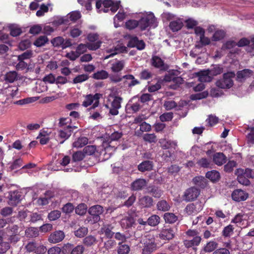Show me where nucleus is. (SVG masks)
I'll list each match as a JSON object with an SVG mask.
<instances>
[{"mask_svg": "<svg viewBox=\"0 0 254 254\" xmlns=\"http://www.w3.org/2000/svg\"><path fill=\"white\" fill-rule=\"evenodd\" d=\"M140 243L142 244V254H151L156 250L157 245L155 242V239L151 235L145 236L140 240Z\"/></svg>", "mask_w": 254, "mask_h": 254, "instance_id": "f257e3e1", "label": "nucleus"}, {"mask_svg": "<svg viewBox=\"0 0 254 254\" xmlns=\"http://www.w3.org/2000/svg\"><path fill=\"white\" fill-rule=\"evenodd\" d=\"M235 76L234 72H227L223 75V78L216 82V86L221 89H229L233 85L232 78Z\"/></svg>", "mask_w": 254, "mask_h": 254, "instance_id": "f03ea898", "label": "nucleus"}, {"mask_svg": "<svg viewBox=\"0 0 254 254\" xmlns=\"http://www.w3.org/2000/svg\"><path fill=\"white\" fill-rule=\"evenodd\" d=\"M102 97V94L100 93H96L94 95L88 94L85 96V99L82 102V105L84 107H87L91 105L93 101L95 102L93 105L88 110L89 112H91L92 110L97 107L99 105V99Z\"/></svg>", "mask_w": 254, "mask_h": 254, "instance_id": "7ed1b4c3", "label": "nucleus"}, {"mask_svg": "<svg viewBox=\"0 0 254 254\" xmlns=\"http://www.w3.org/2000/svg\"><path fill=\"white\" fill-rule=\"evenodd\" d=\"M155 21V16L152 13L146 14L138 20L139 28L141 31H144L148 27H151Z\"/></svg>", "mask_w": 254, "mask_h": 254, "instance_id": "20e7f679", "label": "nucleus"}, {"mask_svg": "<svg viewBox=\"0 0 254 254\" xmlns=\"http://www.w3.org/2000/svg\"><path fill=\"white\" fill-rule=\"evenodd\" d=\"M104 208L100 205H95L90 207L88 209V213L91 215V220L93 223H97L100 219V215L104 212Z\"/></svg>", "mask_w": 254, "mask_h": 254, "instance_id": "39448f33", "label": "nucleus"}, {"mask_svg": "<svg viewBox=\"0 0 254 254\" xmlns=\"http://www.w3.org/2000/svg\"><path fill=\"white\" fill-rule=\"evenodd\" d=\"M8 203L11 206H15L22 199V192L18 190H11L8 192Z\"/></svg>", "mask_w": 254, "mask_h": 254, "instance_id": "423d86ee", "label": "nucleus"}, {"mask_svg": "<svg viewBox=\"0 0 254 254\" xmlns=\"http://www.w3.org/2000/svg\"><path fill=\"white\" fill-rule=\"evenodd\" d=\"M101 41H97L94 43H87L86 45L80 44L76 48V52L80 56L86 51L87 48L90 50H96L101 47Z\"/></svg>", "mask_w": 254, "mask_h": 254, "instance_id": "0eeeda50", "label": "nucleus"}, {"mask_svg": "<svg viewBox=\"0 0 254 254\" xmlns=\"http://www.w3.org/2000/svg\"><path fill=\"white\" fill-rule=\"evenodd\" d=\"M200 190L195 187H190L185 190L183 196L187 202L194 200L199 195Z\"/></svg>", "mask_w": 254, "mask_h": 254, "instance_id": "6e6552de", "label": "nucleus"}, {"mask_svg": "<svg viewBox=\"0 0 254 254\" xmlns=\"http://www.w3.org/2000/svg\"><path fill=\"white\" fill-rule=\"evenodd\" d=\"M127 46L129 48H135L138 50H143L145 49L146 44L143 40H139L136 36L129 37Z\"/></svg>", "mask_w": 254, "mask_h": 254, "instance_id": "1a4fd4ad", "label": "nucleus"}, {"mask_svg": "<svg viewBox=\"0 0 254 254\" xmlns=\"http://www.w3.org/2000/svg\"><path fill=\"white\" fill-rule=\"evenodd\" d=\"M174 229L170 226H164L161 230L159 237L164 240H170L174 237Z\"/></svg>", "mask_w": 254, "mask_h": 254, "instance_id": "9d476101", "label": "nucleus"}, {"mask_svg": "<svg viewBox=\"0 0 254 254\" xmlns=\"http://www.w3.org/2000/svg\"><path fill=\"white\" fill-rule=\"evenodd\" d=\"M231 196L233 200L240 202L246 200L249 196V194L241 189H236L232 192Z\"/></svg>", "mask_w": 254, "mask_h": 254, "instance_id": "9b49d317", "label": "nucleus"}, {"mask_svg": "<svg viewBox=\"0 0 254 254\" xmlns=\"http://www.w3.org/2000/svg\"><path fill=\"white\" fill-rule=\"evenodd\" d=\"M3 94H5L6 97L5 102L11 103V99L18 94V88L16 87L9 86L3 90Z\"/></svg>", "mask_w": 254, "mask_h": 254, "instance_id": "f8f14e48", "label": "nucleus"}, {"mask_svg": "<svg viewBox=\"0 0 254 254\" xmlns=\"http://www.w3.org/2000/svg\"><path fill=\"white\" fill-rule=\"evenodd\" d=\"M201 237H194L189 238L188 239L185 240L183 242L184 246L188 249L192 248L193 250H196V247L199 245L201 241Z\"/></svg>", "mask_w": 254, "mask_h": 254, "instance_id": "ddd939ff", "label": "nucleus"}, {"mask_svg": "<svg viewBox=\"0 0 254 254\" xmlns=\"http://www.w3.org/2000/svg\"><path fill=\"white\" fill-rule=\"evenodd\" d=\"M81 15L80 12L78 11L71 12L67 15L66 18H62L59 20V23L61 24H67L68 19L72 22H75L80 18Z\"/></svg>", "mask_w": 254, "mask_h": 254, "instance_id": "4468645a", "label": "nucleus"}, {"mask_svg": "<svg viewBox=\"0 0 254 254\" xmlns=\"http://www.w3.org/2000/svg\"><path fill=\"white\" fill-rule=\"evenodd\" d=\"M65 235L62 231H56L52 233L48 238V241L51 243L56 244L61 242L64 238Z\"/></svg>", "mask_w": 254, "mask_h": 254, "instance_id": "2eb2a0df", "label": "nucleus"}, {"mask_svg": "<svg viewBox=\"0 0 254 254\" xmlns=\"http://www.w3.org/2000/svg\"><path fill=\"white\" fill-rule=\"evenodd\" d=\"M138 203L141 208H149L153 205V199L149 196H143L139 198Z\"/></svg>", "mask_w": 254, "mask_h": 254, "instance_id": "dca6fc26", "label": "nucleus"}, {"mask_svg": "<svg viewBox=\"0 0 254 254\" xmlns=\"http://www.w3.org/2000/svg\"><path fill=\"white\" fill-rule=\"evenodd\" d=\"M202 209L200 203H191L187 205L185 210L188 215H194Z\"/></svg>", "mask_w": 254, "mask_h": 254, "instance_id": "f3484780", "label": "nucleus"}, {"mask_svg": "<svg viewBox=\"0 0 254 254\" xmlns=\"http://www.w3.org/2000/svg\"><path fill=\"white\" fill-rule=\"evenodd\" d=\"M72 130L66 129L64 127V129L58 130V138L60 141L59 144H63L66 139H67L71 135Z\"/></svg>", "mask_w": 254, "mask_h": 254, "instance_id": "a211bd4d", "label": "nucleus"}, {"mask_svg": "<svg viewBox=\"0 0 254 254\" xmlns=\"http://www.w3.org/2000/svg\"><path fill=\"white\" fill-rule=\"evenodd\" d=\"M147 185V182L144 179H137L131 184L132 190L138 191L142 190Z\"/></svg>", "mask_w": 254, "mask_h": 254, "instance_id": "6ab92c4d", "label": "nucleus"}, {"mask_svg": "<svg viewBox=\"0 0 254 254\" xmlns=\"http://www.w3.org/2000/svg\"><path fill=\"white\" fill-rule=\"evenodd\" d=\"M198 80L201 82H210L212 77L210 75L209 69L201 70L196 73Z\"/></svg>", "mask_w": 254, "mask_h": 254, "instance_id": "aec40b11", "label": "nucleus"}, {"mask_svg": "<svg viewBox=\"0 0 254 254\" xmlns=\"http://www.w3.org/2000/svg\"><path fill=\"white\" fill-rule=\"evenodd\" d=\"M213 162L218 166H222L227 161V157L222 152H217L213 156Z\"/></svg>", "mask_w": 254, "mask_h": 254, "instance_id": "412c9836", "label": "nucleus"}, {"mask_svg": "<svg viewBox=\"0 0 254 254\" xmlns=\"http://www.w3.org/2000/svg\"><path fill=\"white\" fill-rule=\"evenodd\" d=\"M153 163L152 161L149 160L144 161L140 163L137 167L138 170L144 172L145 171H149L153 169Z\"/></svg>", "mask_w": 254, "mask_h": 254, "instance_id": "4be33fe9", "label": "nucleus"}, {"mask_svg": "<svg viewBox=\"0 0 254 254\" xmlns=\"http://www.w3.org/2000/svg\"><path fill=\"white\" fill-rule=\"evenodd\" d=\"M134 222V218L130 216H128L122 219L120 221V224L123 228L127 229L131 227Z\"/></svg>", "mask_w": 254, "mask_h": 254, "instance_id": "5701e85b", "label": "nucleus"}, {"mask_svg": "<svg viewBox=\"0 0 254 254\" xmlns=\"http://www.w3.org/2000/svg\"><path fill=\"white\" fill-rule=\"evenodd\" d=\"M114 227L111 224H105L101 229V232L104 234L105 236L111 239L114 235L115 233L112 231Z\"/></svg>", "mask_w": 254, "mask_h": 254, "instance_id": "b1692460", "label": "nucleus"}, {"mask_svg": "<svg viewBox=\"0 0 254 254\" xmlns=\"http://www.w3.org/2000/svg\"><path fill=\"white\" fill-rule=\"evenodd\" d=\"M148 193L151 194L155 198H159L162 194V191L155 186H149L147 188Z\"/></svg>", "mask_w": 254, "mask_h": 254, "instance_id": "393cba45", "label": "nucleus"}, {"mask_svg": "<svg viewBox=\"0 0 254 254\" xmlns=\"http://www.w3.org/2000/svg\"><path fill=\"white\" fill-rule=\"evenodd\" d=\"M218 243L214 241H210L208 242L203 248V251L206 253H211L214 252L217 248Z\"/></svg>", "mask_w": 254, "mask_h": 254, "instance_id": "a878e982", "label": "nucleus"}, {"mask_svg": "<svg viewBox=\"0 0 254 254\" xmlns=\"http://www.w3.org/2000/svg\"><path fill=\"white\" fill-rule=\"evenodd\" d=\"M206 177L213 182H218L220 178L219 173L216 170L208 171L206 173Z\"/></svg>", "mask_w": 254, "mask_h": 254, "instance_id": "bb28decb", "label": "nucleus"}, {"mask_svg": "<svg viewBox=\"0 0 254 254\" xmlns=\"http://www.w3.org/2000/svg\"><path fill=\"white\" fill-rule=\"evenodd\" d=\"M219 121V118L214 115H209L205 120L206 126L212 127L217 125Z\"/></svg>", "mask_w": 254, "mask_h": 254, "instance_id": "cd10ccee", "label": "nucleus"}, {"mask_svg": "<svg viewBox=\"0 0 254 254\" xmlns=\"http://www.w3.org/2000/svg\"><path fill=\"white\" fill-rule=\"evenodd\" d=\"M88 142V139L87 137L85 136L80 137L73 143L72 146L75 148H81L87 144Z\"/></svg>", "mask_w": 254, "mask_h": 254, "instance_id": "c85d7f7f", "label": "nucleus"}, {"mask_svg": "<svg viewBox=\"0 0 254 254\" xmlns=\"http://www.w3.org/2000/svg\"><path fill=\"white\" fill-rule=\"evenodd\" d=\"M157 209L159 211L163 212L167 211L170 210L171 206L170 204L165 200H159L156 205Z\"/></svg>", "mask_w": 254, "mask_h": 254, "instance_id": "c756f323", "label": "nucleus"}, {"mask_svg": "<svg viewBox=\"0 0 254 254\" xmlns=\"http://www.w3.org/2000/svg\"><path fill=\"white\" fill-rule=\"evenodd\" d=\"M225 36L226 32L224 30L222 29H218L214 32L211 39L213 41H219L223 39Z\"/></svg>", "mask_w": 254, "mask_h": 254, "instance_id": "7c9ffc66", "label": "nucleus"}, {"mask_svg": "<svg viewBox=\"0 0 254 254\" xmlns=\"http://www.w3.org/2000/svg\"><path fill=\"white\" fill-rule=\"evenodd\" d=\"M151 64L152 66L156 68H161L164 65V62L160 57L154 56L151 58Z\"/></svg>", "mask_w": 254, "mask_h": 254, "instance_id": "2f4dec72", "label": "nucleus"}, {"mask_svg": "<svg viewBox=\"0 0 254 254\" xmlns=\"http://www.w3.org/2000/svg\"><path fill=\"white\" fill-rule=\"evenodd\" d=\"M125 66V62L124 61H118L113 63L111 69L114 72H119L122 70Z\"/></svg>", "mask_w": 254, "mask_h": 254, "instance_id": "473e14b6", "label": "nucleus"}, {"mask_svg": "<svg viewBox=\"0 0 254 254\" xmlns=\"http://www.w3.org/2000/svg\"><path fill=\"white\" fill-rule=\"evenodd\" d=\"M253 73V71L249 69H244L242 70L238 71L237 72V77L238 79H245L250 77Z\"/></svg>", "mask_w": 254, "mask_h": 254, "instance_id": "72a5a7b5", "label": "nucleus"}, {"mask_svg": "<svg viewBox=\"0 0 254 254\" xmlns=\"http://www.w3.org/2000/svg\"><path fill=\"white\" fill-rule=\"evenodd\" d=\"M193 183L201 188H204L207 185L206 179L202 176H197L192 180Z\"/></svg>", "mask_w": 254, "mask_h": 254, "instance_id": "f704fd0d", "label": "nucleus"}, {"mask_svg": "<svg viewBox=\"0 0 254 254\" xmlns=\"http://www.w3.org/2000/svg\"><path fill=\"white\" fill-rule=\"evenodd\" d=\"M164 219L166 223L173 224L178 220V216L173 213L167 212L164 214Z\"/></svg>", "mask_w": 254, "mask_h": 254, "instance_id": "c9c22d12", "label": "nucleus"}, {"mask_svg": "<svg viewBox=\"0 0 254 254\" xmlns=\"http://www.w3.org/2000/svg\"><path fill=\"white\" fill-rule=\"evenodd\" d=\"M208 69L211 77L219 75L223 72V67L219 64L214 65L211 69Z\"/></svg>", "mask_w": 254, "mask_h": 254, "instance_id": "e433bc0d", "label": "nucleus"}, {"mask_svg": "<svg viewBox=\"0 0 254 254\" xmlns=\"http://www.w3.org/2000/svg\"><path fill=\"white\" fill-rule=\"evenodd\" d=\"M183 26V23L180 19L172 21L169 24L170 28L173 32L180 30L182 28Z\"/></svg>", "mask_w": 254, "mask_h": 254, "instance_id": "4c0bfd02", "label": "nucleus"}, {"mask_svg": "<svg viewBox=\"0 0 254 254\" xmlns=\"http://www.w3.org/2000/svg\"><path fill=\"white\" fill-rule=\"evenodd\" d=\"M96 243V238L91 235L85 237L83 240V244L86 247H91Z\"/></svg>", "mask_w": 254, "mask_h": 254, "instance_id": "58836bf2", "label": "nucleus"}, {"mask_svg": "<svg viewBox=\"0 0 254 254\" xmlns=\"http://www.w3.org/2000/svg\"><path fill=\"white\" fill-rule=\"evenodd\" d=\"M109 74L107 71L104 70L98 71L92 75V78L95 79H105L108 77Z\"/></svg>", "mask_w": 254, "mask_h": 254, "instance_id": "ea45409f", "label": "nucleus"}, {"mask_svg": "<svg viewBox=\"0 0 254 254\" xmlns=\"http://www.w3.org/2000/svg\"><path fill=\"white\" fill-rule=\"evenodd\" d=\"M130 251V248L128 245L123 244V242L119 243L118 248V254H128Z\"/></svg>", "mask_w": 254, "mask_h": 254, "instance_id": "a19ab883", "label": "nucleus"}, {"mask_svg": "<svg viewBox=\"0 0 254 254\" xmlns=\"http://www.w3.org/2000/svg\"><path fill=\"white\" fill-rule=\"evenodd\" d=\"M142 138L144 141L149 143H155L157 141V136L154 133H145Z\"/></svg>", "mask_w": 254, "mask_h": 254, "instance_id": "79ce46f5", "label": "nucleus"}, {"mask_svg": "<svg viewBox=\"0 0 254 254\" xmlns=\"http://www.w3.org/2000/svg\"><path fill=\"white\" fill-rule=\"evenodd\" d=\"M48 42V39L45 35L40 36L34 41V45L37 47L45 45Z\"/></svg>", "mask_w": 254, "mask_h": 254, "instance_id": "37998d69", "label": "nucleus"}, {"mask_svg": "<svg viewBox=\"0 0 254 254\" xmlns=\"http://www.w3.org/2000/svg\"><path fill=\"white\" fill-rule=\"evenodd\" d=\"M125 27L129 30H133L137 27H139L138 21L134 19H129L126 21Z\"/></svg>", "mask_w": 254, "mask_h": 254, "instance_id": "c03bdc74", "label": "nucleus"}, {"mask_svg": "<svg viewBox=\"0 0 254 254\" xmlns=\"http://www.w3.org/2000/svg\"><path fill=\"white\" fill-rule=\"evenodd\" d=\"M160 218L158 215H152L147 219L148 225L151 226H156L160 222Z\"/></svg>", "mask_w": 254, "mask_h": 254, "instance_id": "a18cd8bd", "label": "nucleus"}, {"mask_svg": "<svg viewBox=\"0 0 254 254\" xmlns=\"http://www.w3.org/2000/svg\"><path fill=\"white\" fill-rule=\"evenodd\" d=\"M161 147L163 149H170L174 147L177 145V143L172 140H166V139L163 140L160 142Z\"/></svg>", "mask_w": 254, "mask_h": 254, "instance_id": "49530a36", "label": "nucleus"}, {"mask_svg": "<svg viewBox=\"0 0 254 254\" xmlns=\"http://www.w3.org/2000/svg\"><path fill=\"white\" fill-rule=\"evenodd\" d=\"M88 229L85 227H80L74 231V234L77 238H83L88 233Z\"/></svg>", "mask_w": 254, "mask_h": 254, "instance_id": "de8ad7c7", "label": "nucleus"}, {"mask_svg": "<svg viewBox=\"0 0 254 254\" xmlns=\"http://www.w3.org/2000/svg\"><path fill=\"white\" fill-rule=\"evenodd\" d=\"M85 154L81 151H77L73 153L72 161L73 162H79L82 160L85 157Z\"/></svg>", "mask_w": 254, "mask_h": 254, "instance_id": "09e8293b", "label": "nucleus"}, {"mask_svg": "<svg viewBox=\"0 0 254 254\" xmlns=\"http://www.w3.org/2000/svg\"><path fill=\"white\" fill-rule=\"evenodd\" d=\"M17 73L16 71H9L5 74V80L8 82L12 83L17 79Z\"/></svg>", "mask_w": 254, "mask_h": 254, "instance_id": "8fccbe9b", "label": "nucleus"}, {"mask_svg": "<svg viewBox=\"0 0 254 254\" xmlns=\"http://www.w3.org/2000/svg\"><path fill=\"white\" fill-rule=\"evenodd\" d=\"M184 81V80L181 77L175 76L172 81L174 84L170 85V87L173 89H176L181 84L183 83Z\"/></svg>", "mask_w": 254, "mask_h": 254, "instance_id": "3c124183", "label": "nucleus"}, {"mask_svg": "<svg viewBox=\"0 0 254 254\" xmlns=\"http://www.w3.org/2000/svg\"><path fill=\"white\" fill-rule=\"evenodd\" d=\"M87 206L85 203H80L75 208V212L79 215H84L87 211Z\"/></svg>", "mask_w": 254, "mask_h": 254, "instance_id": "603ef678", "label": "nucleus"}, {"mask_svg": "<svg viewBox=\"0 0 254 254\" xmlns=\"http://www.w3.org/2000/svg\"><path fill=\"white\" fill-rule=\"evenodd\" d=\"M89 77L88 74H79L77 75L75 78H73L72 82L73 84L82 83L84 81L87 80L89 79Z\"/></svg>", "mask_w": 254, "mask_h": 254, "instance_id": "864d4df0", "label": "nucleus"}, {"mask_svg": "<svg viewBox=\"0 0 254 254\" xmlns=\"http://www.w3.org/2000/svg\"><path fill=\"white\" fill-rule=\"evenodd\" d=\"M7 235H19V227L17 225H12L6 228Z\"/></svg>", "mask_w": 254, "mask_h": 254, "instance_id": "5fc2aeb1", "label": "nucleus"}, {"mask_svg": "<svg viewBox=\"0 0 254 254\" xmlns=\"http://www.w3.org/2000/svg\"><path fill=\"white\" fill-rule=\"evenodd\" d=\"M237 166V163L234 160L229 161L224 166V170L227 173H231L233 171L234 168Z\"/></svg>", "mask_w": 254, "mask_h": 254, "instance_id": "6e6d98bb", "label": "nucleus"}, {"mask_svg": "<svg viewBox=\"0 0 254 254\" xmlns=\"http://www.w3.org/2000/svg\"><path fill=\"white\" fill-rule=\"evenodd\" d=\"M39 235L38 230L34 228H29L25 230V235L27 237H36Z\"/></svg>", "mask_w": 254, "mask_h": 254, "instance_id": "4d7b16f0", "label": "nucleus"}, {"mask_svg": "<svg viewBox=\"0 0 254 254\" xmlns=\"http://www.w3.org/2000/svg\"><path fill=\"white\" fill-rule=\"evenodd\" d=\"M234 230L233 225L229 224L224 228L222 232V235L224 237H229L233 233Z\"/></svg>", "mask_w": 254, "mask_h": 254, "instance_id": "13d9d810", "label": "nucleus"}, {"mask_svg": "<svg viewBox=\"0 0 254 254\" xmlns=\"http://www.w3.org/2000/svg\"><path fill=\"white\" fill-rule=\"evenodd\" d=\"M96 151V147L95 145H88L84 148L83 152L86 156L94 154Z\"/></svg>", "mask_w": 254, "mask_h": 254, "instance_id": "bf43d9fd", "label": "nucleus"}, {"mask_svg": "<svg viewBox=\"0 0 254 254\" xmlns=\"http://www.w3.org/2000/svg\"><path fill=\"white\" fill-rule=\"evenodd\" d=\"M197 163L201 167L207 168L210 167L211 161L206 158H202L198 160Z\"/></svg>", "mask_w": 254, "mask_h": 254, "instance_id": "052dcab7", "label": "nucleus"}, {"mask_svg": "<svg viewBox=\"0 0 254 254\" xmlns=\"http://www.w3.org/2000/svg\"><path fill=\"white\" fill-rule=\"evenodd\" d=\"M33 55V52L31 50H27L21 55L17 57L18 61H24L30 59Z\"/></svg>", "mask_w": 254, "mask_h": 254, "instance_id": "680f3d73", "label": "nucleus"}, {"mask_svg": "<svg viewBox=\"0 0 254 254\" xmlns=\"http://www.w3.org/2000/svg\"><path fill=\"white\" fill-rule=\"evenodd\" d=\"M30 219L28 221V222H30L31 223H36L38 221L42 220V216L41 214H39L37 212H33L31 213L30 215Z\"/></svg>", "mask_w": 254, "mask_h": 254, "instance_id": "e2e57ef3", "label": "nucleus"}, {"mask_svg": "<svg viewBox=\"0 0 254 254\" xmlns=\"http://www.w3.org/2000/svg\"><path fill=\"white\" fill-rule=\"evenodd\" d=\"M248 129L250 130V132L247 135V143L253 145L254 144V127H249Z\"/></svg>", "mask_w": 254, "mask_h": 254, "instance_id": "0e129e2a", "label": "nucleus"}, {"mask_svg": "<svg viewBox=\"0 0 254 254\" xmlns=\"http://www.w3.org/2000/svg\"><path fill=\"white\" fill-rule=\"evenodd\" d=\"M238 182L244 186H248L250 185V180L245 176V174L239 175L237 177Z\"/></svg>", "mask_w": 254, "mask_h": 254, "instance_id": "69168bd1", "label": "nucleus"}, {"mask_svg": "<svg viewBox=\"0 0 254 254\" xmlns=\"http://www.w3.org/2000/svg\"><path fill=\"white\" fill-rule=\"evenodd\" d=\"M23 165L22 159L20 158L15 160L9 167L11 170L17 169L21 167Z\"/></svg>", "mask_w": 254, "mask_h": 254, "instance_id": "338daca9", "label": "nucleus"}, {"mask_svg": "<svg viewBox=\"0 0 254 254\" xmlns=\"http://www.w3.org/2000/svg\"><path fill=\"white\" fill-rule=\"evenodd\" d=\"M61 213L59 210L52 211L48 214V218L50 221H55L61 217Z\"/></svg>", "mask_w": 254, "mask_h": 254, "instance_id": "774afa93", "label": "nucleus"}]
</instances>
